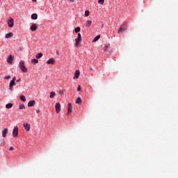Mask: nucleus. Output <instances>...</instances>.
Segmentation results:
<instances>
[{"mask_svg": "<svg viewBox=\"0 0 178 178\" xmlns=\"http://www.w3.org/2000/svg\"><path fill=\"white\" fill-rule=\"evenodd\" d=\"M19 68L22 70V72L26 73L27 72V68L24 65V61L21 60L19 63Z\"/></svg>", "mask_w": 178, "mask_h": 178, "instance_id": "f257e3e1", "label": "nucleus"}, {"mask_svg": "<svg viewBox=\"0 0 178 178\" xmlns=\"http://www.w3.org/2000/svg\"><path fill=\"white\" fill-rule=\"evenodd\" d=\"M81 42V35L80 33H79L77 38L75 39V46L79 47Z\"/></svg>", "mask_w": 178, "mask_h": 178, "instance_id": "f03ea898", "label": "nucleus"}, {"mask_svg": "<svg viewBox=\"0 0 178 178\" xmlns=\"http://www.w3.org/2000/svg\"><path fill=\"white\" fill-rule=\"evenodd\" d=\"M14 26V19L12 17H9L8 19V27L13 28Z\"/></svg>", "mask_w": 178, "mask_h": 178, "instance_id": "7ed1b4c3", "label": "nucleus"}, {"mask_svg": "<svg viewBox=\"0 0 178 178\" xmlns=\"http://www.w3.org/2000/svg\"><path fill=\"white\" fill-rule=\"evenodd\" d=\"M15 81H16V78L15 77H13V80L10 81V84H9L10 90H13V87H14L16 85Z\"/></svg>", "mask_w": 178, "mask_h": 178, "instance_id": "20e7f679", "label": "nucleus"}, {"mask_svg": "<svg viewBox=\"0 0 178 178\" xmlns=\"http://www.w3.org/2000/svg\"><path fill=\"white\" fill-rule=\"evenodd\" d=\"M127 26H121L119 30H118V32L119 33H125V31L127 30Z\"/></svg>", "mask_w": 178, "mask_h": 178, "instance_id": "39448f33", "label": "nucleus"}, {"mask_svg": "<svg viewBox=\"0 0 178 178\" xmlns=\"http://www.w3.org/2000/svg\"><path fill=\"white\" fill-rule=\"evenodd\" d=\"M55 110L57 113H59V112L60 111V103L55 104Z\"/></svg>", "mask_w": 178, "mask_h": 178, "instance_id": "423d86ee", "label": "nucleus"}, {"mask_svg": "<svg viewBox=\"0 0 178 178\" xmlns=\"http://www.w3.org/2000/svg\"><path fill=\"white\" fill-rule=\"evenodd\" d=\"M13 137L18 136V127H15V129H13Z\"/></svg>", "mask_w": 178, "mask_h": 178, "instance_id": "0eeeda50", "label": "nucleus"}, {"mask_svg": "<svg viewBox=\"0 0 178 178\" xmlns=\"http://www.w3.org/2000/svg\"><path fill=\"white\" fill-rule=\"evenodd\" d=\"M80 71L79 70H76L74 72V76H73V79H77L79 78Z\"/></svg>", "mask_w": 178, "mask_h": 178, "instance_id": "6e6552de", "label": "nucleus"}, {"mask_svg": "<svg viewBox=\"0 0 178 178\" xmlns=\"http://www.w3.org/2000/svg\"><path fill=\"white\" fill-rule=\"evenodd\" d=\"M67 112V115H69L72 112V105L71 103L68 104Z\"/></svg>", "mask_w": 178, "mask_h": 178, "instance_id": "1a4fd4ad", "label": "nucleus"}, {"mask_svg": "<svg viewBox=\"0 0 178 178\" xmlns=\"http://www.w3.org/2000/svg\"><path fill=\"white\" fill-rule=\"evenodd\" d=\"M2 134H3V138H6V136H8V128L4 129L3 131Z\"/></svg>", "mask_w": 178, "mask_h": 178, "instance_id": "9d476101", "label": "nucleus"}, {"mask_svg": "<svg viewBox=\"0 0 178 178\" xmlns=\"http://www.w3.org/2000/svg\"><path fill=\"white\" fill-rule=\"evenodd\" d=\"M47 65H54L56 63V61L54 58H50L47 62Z\"/></svg>", "mask_w": 178, "mask_h": 178, "instance_id": "9b49d317", "label": "nucleus"}, {"mask_svg": "<svg viewBox=\"0 0 178 178\" xmlns=\"http://www.w3.org/2000/svg\"><path fill=\"white\" fill-rule=\"evenodd\" d=\"M24 127L25 130H26L27 131H30L31 126H30L29 124H28V123H24Z\"/></svg>", "mask_w": 178, "mask_h": 178, "instance_id": "f8f14e48", "label": "nucleus"}, {"mask_svg": "<svg viewBox=\"0 0 178 178\" xmlns=\"http://www.w3.org/2000/svg\"><path fill=\"white\" fill-rule=\"evenodd\" d=\"M35 100H31V102H29L28 103V107H33V106H35Z\"/></svg>", "mask_w": 178, "mask_h": 178, "instance_id": "ddd939ff", "label": "nucleus"}, {"mask_svg": "<svg viewBox=\"0 0 178 178\" xmlns=\"http://www.w3.org/2000/svg\"><path fill=\"white\" fill-rule=\"evenodd\" d=\"M37 29V26L35 24H33L31 26V28H30V30L31 31H35V30Z\"/></svg>", "mask_w": 178, "mask_h": 178, "instance_id": "4468645a", "label": "nucleus"}, {"mask_svg": "<svg viewBox=\"0 0 178 178\" xmlns=\"http://www.w3.org/2000/svg\"><path fill=\"white\" fill-rule=\"evenodd\" d=\"M14 36V34L13 33H6V39H9V38H13Z\"/></svg>", "mask_w": 178, "mask_h": 178, "instance_id": "2eb2a0df", "label": "nucleus"}, {"mask_svg": "<svg viewBox=\"0 0 178 178\" xmlns=\"http://www.w3.org/2000/svg\"><path fill=\"white\" fill-rule=\"evenodd\" d=\"M7 63H10V64H12V63H13V56L11 55H10L9 57H8Z\"/></svg>", "mask_w": 178, "mask_h": 178, "instance_id": "dca6fc26", "label": "nucleus"}, {"mask_svg": "<svg viewBox=\"0 0 178 178\" xmlns=\"http://www.w3.org/2000/svg\"><path fill=\"white\" fill-rule=\"evenodd\" d=\"M38 18V15L36 13H33V15H31V19H33V20H36Z\"/></svg>", "mask_w": 178, "mask_h": 178, "instance_id": "f3484780", "label": "nucleus"}, {"mask_svg": "<svg viewBox=\"0 0 178 178\" xmlns=\"http://www.w3.org/2000/svg\"><path fill=\"white\" fill-rule=\"evenodd\" d=\"M100 39V35H97L95 38H94V39L92 40V42H97L98 40Z\"/></svg>", "mask_w": 178, "mask_h": 178, "instance_id": "a211bd4d", "label": "nucleus"}, {"mask_svg": "<svg viewBox=\"0 0 178 178\" xmlns=\"http://www.w3.org/2000/svg\"><path fill=\"white\" fill-rule=\"evenodd\" d=\"M38 63V60H36L35 58H33V60H31V64L36 65Z\"/></svg>", "mask_w": 178, "mask_h": 178, "instance_id": "6ab92c4d", "label": "nucleus"}, {"mask_svg": "<svg viewBox=\"0 0 178 178\" xmlns=\"http://www.w3.org/2000/svg\"><path fill=\"white\" fill-rule=\"evenodd\" d=\"M19 99H21L22 102H26V97H24L23 95L19 96Z\"/></svg>", "mask_w": 178, "mask_h": 178, "instance_id": "aec40b11", "label": "nucleus"}, {"mask_svg": "<svg viewBox=\"0 0 178 178\" xmlns=\"http://www.w3.org/2000/svg\"><path fill=\"white\" fill-rule=\"evenodd\" d=\"M13 104H7L6 105V108H7V109H10L11 108H13Z\"/></svg>", "mask_w": 178, "mask_h": 178, "instance_id": "412c9836", "label": "nucleus"}, {"mask_svg": "<svg viewBox=\"0 0 178 178\" xmlns=\"http://www.w3.org/2000/svg\"><path fill=\"white\" fill-rule=\"evenodd\" d=\"M42 57V53H40V54H37L36 56H35V58L37 59H40Z\"/></svg>", "mask_w": 178, "mask_h": 178, "instance_id": "4be33fe9", "label": "nucleus"}, {"mask_svg": "<svg viewBox=\"0 0 178 178\" xmlns=\"http://www.w3.org/2000/svg\"><path fill=\"white\" fill-rule=\"evenodd\" d=\"M92 24V22L90 20H87L86 22V27H90Z\"/></svg>", "mask_w": 178, "mask_h": 178, "instance_id": "5701e85b", "label": "nucleus"}, {"mask_svg": "<svg viewBox=\"0 0 178 178\" xmlns=\"http://www.w3.org/2000/svg\"><path fill=\"white\" fill-rule=\"evenodd\" d=\"M54 97H56V92H51L50 98L53 99Z\"/></svg>", "mask_w": 178, "mask_h": 178, "instance_id": "b1692460", "label": "nucleus"}, {"mask_svg": "<svg viewBox=\"0 0 178 178\" xmlns=\"http://www.w3.org/2000/svg\"><path fill=\"white\" fill-rule=\"evenodd\" d=\"M75 103H76V104H81V97H78L77 99H76Z\"/></svg>", "mask_w": 178, "mask_h": 178, "instance_id": "393cba45", "label": "nucleus"}, {"mask_svg": "<svg viewBox=\"0 0 178 178\" xmlns=\"http://www.w3.org/2000/svg\"><path fill=\"white\" fill-rule=\"evenodd\" d=\"M80 31H81L80 27H77V28H76V29H74V31H75L76 33H79Z\"/></svg>", "mask_w": 178, "mask_h": 178, "instance_id": "a878e982", "label": "nucleus"}, {"mask_svg": "<svg viewBox=\"0 0 178 178\" xmlns=\"http://www.w3.org/2000/svg\"><path fill=\"white\" fill-rule=\"evenodd\" d=\"M90 15V12L88 10H87L86 11H85V17H88Z\"/></svg>", "mask_w": 178, "mask_h": 178, "instance_id": "bb28decb", "label": "nucleus"}, {"mask_svg": "<svg viewBox=\"0 0 178 178\" xmlns=\"http://www.w3.org/2000/svg\"><path fill=\"white\" fill-rule=\"evenodd\" d=\"M98 3L99 5H103L104 3V0H98Z\"/></svg>", "mask_w": 178, "mask_h": 178, "instance_id": "cd10ccee", "label": "nucleus"}, {"mask_svg": "<svg viewBox=\"0 0 178 178\" xmlns=\"http://www.w3.org/2000/svg\"><path fill=\"white\" fill-rule=\"evenodd\" d=\"M24 108V104H19V109L22 110Z\"/></svg>", "mask_w": 178, "mask_h": 178, "instance_id": "c85d7f7f", "label": "nucleus"}, {"mask_svg": "<svg viewBox=\"0 0 178 178\" xmlns=\"http://www.w3.org/2000/svg\"><path fill=\"white\" fill-rule=\"evenodd\" d=\"M4 79L10 80L11 79V76H4Z\"/></svg>", "mask_w": 178, "mask_h": 178, "instance_id": "c756f323", "label": "nucleus"}, {"mask_svg": "<svg viewBox=\"0 0 178 178\" xmlns=\"http://www.w3.org/2000/svg\"><path fill=\"white\" fill-rule=\"evenodd\" d=\"M77 90L81 91V86L80 85H78Z\"/></svg>", "mask_w": 178, "mask_h": 178, "instance_id": "7c9ffc66", "label": "nucleus"}, {"mask_svg": "<svg viewBox=\"0 0 178 178\" xmlns=\"http://www.w3.org/2000/svg\"><path fill=\"white\" fill-rule=\"evenodd\" d=\"M1 145H3V146H5V145H6V141H5V140L1 141Z\"/></svg>", "mask_w": 178, "mask_h": 178, "instance_id": "2f4dec72", "label": "nucleus"}, {"mask_svg": "<svg viewBox=\"0 0 178 178\" xmlns=\"http://www.w3.org/2000/svg\"><path fill=\"white\" fill-rule=\"evenodd\" d=\"M14 150V147H10L9 151H13Z\"/></svg>", "mask_w": 178, "mask_h": 178, "instance_id": "473e14b6", "label": "nucleus"}, {"mask_svg": "<svg viewBox=\"0 0 178 178\" xmlns=\"http://www.w3.org/2000/svg\"><path fill=\"white\" fill-rule=\"evenodd\" d=\"M21 79H19L18 80H15L16 83H19Z\"/></svg>", "mask_w": 178, "mask_h": 178, "instance_id": "72a5a7b5", "label": "nucleus"}, {"mask_svg": "<svg viewBox=\"0 0 178 178\" xmlns=\"http://www.w3.org/2000/svg\"><path fill=\"white\" fill-rule=\"evenodd\" d=\"M56 54H57V55H59V51H56Z\"/></svg>", "mask_w": 178, "mask_h": 178, "instance_id": "f704fd0d", "label": "nucleus"}, {"mask_svg": "<svg viewBox=\"0 0 178 178\" xmlns=\"http://www.w3.org/2000/svg\"><path fill=\"white\" fill-rule=\"evenodd\" d=\"M36 113H40V111L37 110V111H36Z\"/></svg>", "mask_w": 178, "mask_h": 178, "instance_id": "c9c22d12", "label": "nucleus"}, {"mask_svg": "<svg viewBox=\"0 0 178 178\" xmlns=\"http://www.w3.org/2000/svg\"><path fill=\"white\" fill-rule=\"evenodd\" d=\"M93 70H92V67H90V71H92Z\"/></svg>", "mask_w": 178, "mask_h": 178, "instance_id": "e433bc0d", "label": "nucleus"}, {"mask_svg": "<svg viewBox=\"0 0 178 178\" xmlns=\"http://www.w3.org/2000/svg\"><path fill=\"white\" fill-rule=\"evenodd\" d=\"M33 2H36V0H32Z\"/></svg>", "mask_w": 178, "mask_h": 178, "instance_id": "4c0bfd02", "label": "nucleus"}, {"mask_svg": "<svg viewBox=\"0 0 178 178\" xmlns=\"http://www.w3.org/2000/svg\"><path fill=\"white\" fill-rule=\"evenodd\" d=\"M107 49V46H105V50H106Z\"/></svg>", "mask_w": 178, "mask_h": 178, "instance_id": "58836bf2", "label": "nucleus"}, {"mask_svg": "<svg viewBox=\"0 0 178 178\" xmlns=\"http://www.w3.org/2000/svg\"><path fill=\"white\" fill-rule=\"evenodd\" d=\"M70 1H71L72 2H74V0H70Z\"/></svg>", "mask_w": 178, "mask_h": 178, "instance_id": "ea45409f", "label": "nucleus"}, {"mask_svg": "<svg viewBox=\"0 0 178 178\" xmlns=\"http://www.w3.org/2000/svg\"><path fill=\"white\" fill-rule=\"evenodd\" d=\"M102 27H104V25H102Z\"/></svg>", "mask_w": 178, "mask_h": 178, "instance_id": "a19ab883", "label": "nucleus"}, {"mask_svg": "<svg viewBox=\"0 0 178 178\" xmlns=\"http://www.w3.org/2000/svg\"><path fill=\"white\" fill-rule=\"evenodd\" d=\"M102 27H104V25H102Z\"/></svg>", "mask_w": 178, "mask_h": 178, "instance_id": "79ce46f5", "label": "nucleus"}, {"mask_svg": "<svg viewBox=\"0 0 178 178\" xmlns=\"http://www.w3.org/2000/svg\"><path fill=\"white\" fill-rule=\"evenodd\" d=\"M102 27H104V25H102Z\"/></svg>", "mask_w": 178, "mask_h": 178, "instance_id": "37998d69", "label": "nucleus"}]
</instances>
